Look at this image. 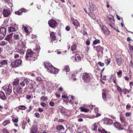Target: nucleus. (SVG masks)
Returning <instances> with one entry per match:
<instances>
[{"label":"nucleus","mask_w":133,"mask_h":133,"mask_svg":"<svg viewBox=\"0 0 133 133\" xmlns=\"http://www.w3.org/2000/svg\"><path fill=\"white\" fill-rule=\"evenodd\" d=\"M29 57L31 58L30 59L31 61H35L37 58V57L35 56V54L31 50L28 49L26 51L25 58L26 60H28Z\"/></svg>","instance_id":"f257e3e1"},{"label":"nucleus","mask_w":133,"mask_h":133,"mask_svg":"<svg viewBox=\"0 0 133 133\" xmlns=\"http://www.w3.org/2000/svg\"><path fill=\"white\" fill-rule=\"evenodd\" d=\"M92 77V75L91 74L85 73L82 75V79L84 83H89L90 82Z\"/></svg>","instance_id":"f03ea898"},{"label":"nucleus","mask_w":133,"mask_h":133,"mask_svg":"<svg viewBox=\"0 0 133 133\" xmlns=\"http://www.w3.org/2000/svg\"><path fill=\"white\" fill-rule=\"evenodd\" d=\"M22 60L21 59H17L13 60L11 64V66L12 68H16L21 65Z\"/></svg>","instance_id":"7ed1b4c3"},{"label":"nucleus","mask_w":133,"mask_h":133,"mask_svg":"<svg viewBox=\"0 0 133 133\" xmlns=\"http://www.w3.org/2000/svg\"><path fill=\"white\" fill-rule=\"evenodd\" d=\"M44 65L45 67L49 71L54 74L55 68L50 64L46 62L44 63Z\"/></svg>","instance_id":"20e7f679"},{"label":"nucleus","mask_w":133,"mask_h":133,"mask_svg":"<svg viewBox=\"0 0 133 133\" xmlns=\"http://www.w3.org/2000/svg\"><path fill=\"white\" fill-rule=\"evenodd\" d=\"M2 88L5 93L8 95H9L12 91V87L10 84H9L8 85H5Z\"/></svg>","instance_id":"39448f33"},{"label":"nucleus","mask_w":133,"mask_h":133,"mask_svg":"<svg viewBox=\"0 0 133 133\" xmlns=\"http://www.w3.org/2000/svg\"><path fill=\"white\" fill-rule=\"evenodd\" d=\"M30 80L29 79L26 78L24 79L21 78V79L20 82H19V84L22 87H24L25 86V84L27 85L29 83Z\"/></svg>","instance_id":"423d86ee"},{"label":"nucleus","mask_w":133,"mask_h":133,"mask_svg":"<svg viewBox=\"0 0 133 133\" xmlns=\"http://www.w3.org/2000/svg\"><path fill=\"white\" fill-rule=\"evenodd\" d=\"M13 90L14 93L17 95L20 94L22 93V88L21 86H17L16 87H13Z\"/></svg>","instance_id":"0eeeda50"},{"label":"nucleus","mask_w":133,"mask_h":133,"mask_svg":"<svg viewBox=\"0 0 133 133\" xmlns=\"http://www.w3.org/2000/svg\"><path fill=\"white\" fill-rule=\"evenodd\" d=\"M6 29L5 27L0 28V39L3 38L6 35Z\"/></svg>","instance_id":"6e6552de"},{"label":"nucleus","mask_w":133,"mask_h":133,"mask_svg":"<svg viewBox=\"0 0 133 133\" xmlns=\"http://www.w3.org/2000/svg\"><path fill=\"white\" fill-rule=\"evenodd\" d=\"M84 9L86 13L88 14L91 18L94 19H96V16L95 14L93 12H91V11L89 9H88V10L84 8Z\"/></svg>","instance_id":"1a4fd4ad"},{"label":"nucleus","mask_w":133,"mask_h":133,"mask_svg":"<svg viewBox=\"0 0 133 133\" xmlns=\"http://www.w3.org/2000/svg\"><path fill=\"white\" fill-rule=\"evenodd\" d=\"M18 29V26L15 23L14 24L13 26L8 27V31L9 33H10L15 32Z\"/></svg>","instance_id":"9d476101"},{"label":"nucleus","mask_w":133,"mask_h":133,"mask_svg":"<svg viewBox=\"0 0 133 133\" xmlns=\"http://www.w3.org/2000/svg\"><path fill=\"white\" fill-rule=\"evenodd\" d=\"M48 23L50 27L52 28H55L57 24L56 21L53 19H51L49 20Z\"/></svg>","instance_id":"9b49d317"},{"label":"nucleus","mask_w":133,"mask_h":133,"mask_svg":"<svg viewBox=\"0 0 133 133\" xmlns=\"http://www.w3.org/2000/svg\"><path fill=\"white\" fill-rule=\"evenodd\" d=\"M116 63L118 66H120L122 63V58L121 56L118 54H116L115 55Z\"/></svg>","instance_id":"f8f14e48"},{"label":"nucleus","mask_w":133,"mask_h":133,"mask_svg":"<svg viewBox=\"0 0 133 133\" xmlns=\"http://www.w3.org/2000/svg\"><path fill=\"white\" fill-rule=\"evenodd\" d=\"M18 47L21 48L22 49L25 51V48H26V43L24 41L21 40L18 43Z\"/></svg>","instance_id":"ddd939ff"},{"label":"nucleus","mask_w":133,"mask_h":133,"mask_svg":"<svg viewBox=\"0 0 133 133\" xmlns=\"http://www.w3.org/2000/svg\"><path fill=\"white\" fill-rule=\"evenodd\" d=\"M21 35L19 32L15 33L13 36V39L15 41H18L21 38Z\"/></svg>","instance_id":"4468645a"},{"label":"nucleus","mask_w":133,"mask_h":133,"mask_svg":"<svg viewBox=\"0 0 133 133\" xmlns=\"http://www.w3.org/2000/svg\"><path fill=\"white\" fill-rule=\"evenodd\" d=\"M56 129L57 132L59 133H62L64 131V128L63 125H57L56 126Z\"/></svg>","instance_id":"2eb2a0df"},{"label":"nucleus","mask_w":133,"mask_h":133,"mask_svg":"<svg viewBox=\"0 0 133 133\" xmlns=\"http://www.w3.org/2000/svg\"><path fill=\"white\" fill-rule=\"evenodd\" d=\"M114 125L115 127L119 130H123L124 129L123 127L121 125L120 123L118 122L114 123Z\"/></svg>","instance_id":"dca6fc26"},{"label":"nucleus","mask_w":133,"mask_h":133,"mask_svg":"<svg viewBox=\"0 0 133 133\" xmlns=\"http://www.w3.org/2000/svg\"><path fill=\"white\" fill-rule=\"evenodd\" d=\"M89 3L90 8V9H89L90 10V9L92 10L93 11H95L96 9V7L95 5L93 4L92 1L91 0H90L89 1Z\"/></svg>","instance_id":"f3484780"},{"label":"nucleus","mask_w":133,"mask_h":133,"mask_svg":"<svg viewBox=\"0 0 133 133\" xmlns=\"http://www.w3.org/2000/svg\"><path fill=\"white\" fill-rule=\"evenodd\" d=\"M3 15L4 17H6L9 16L10 14V11L8 9H4L3 11Z\"/></svg>","instance_id":"a211bd4d"},{"label":"nucleus","mask_w":133,"mask_h":133,"mask_svg":"<svg viewBox=\"0 0 133 133\" xmlns=\"http://www.w3.org/2000/svg\"><path fill=\"white\" fill-rule=\"evenodd\" d=\"M26 10L24 8H22L19 10L18 11H15V14L16 15H22V13L23 12H26Z\"/></svg>","instance_id":"6ab92c4d"},{"label":"nucleus","mask_w":133,"mask_h":133,"mask_svg":"<svg viewBox=\"0 0 133 133\" xmlns=\"http://www.w3.org/2000/svg\"><path fill=\"white\" fill-rule=\"evenodd\" d=\"M25 51L23 49H22L19 47H18V49H15V52L19 53L21 55L24 54Z\"/></svg>","instance_id":"aec40b11"},{"label":"nucleus","mask_w":133,"mask_h":133,"mask_svg":"<svg viewBox=\"0 0 133 133\" xmlns=\"http://www.w3.org/2000/svg\"><path fill=\"white\" fill-rule=\"evenodd\" d=\"M8 63L7 60H3L1 61L0 62V67H4L7 65Z\"/></svg>","instance_id":"412c9836"},{"label":"nucleus","mask_w":133,"mask_h":133,"mask_svg":"<svg viewBox=\"0 0 133 133\" xmlns=\"http://www.w3.org/2000/svg\"><path fill=\"white\" fill-rule=\"evenodd\" d=\"M19 82V79L18 78H17L14 80V81L12 83L13 87H16L17 86H18V84Z\"/></svg>","instance_id":"4be33fe9"},{"label":"nucleus","mask_w":133,"mask_h":133,"mask_svg":"<svg viewBox=\"0 0 133 133\" xmlns=\"http://www.w3.org/2000/svg\"><path fill=\"white\" fill-rule=\"evenodd\" d=\"M38 129L37 127L33 126L30 129V133H38Z\"/></svg>","instance_id":"5701e85b"},{"label":"nucleus","mask_w":133,"mask_h":133,"mask_svg":"<svg viewBox=\"0 0 133 133\" xmlns=\"http://www.w3.org/2000/svg\"><path fill=\"white\" fill-rule=\"evenodd\" d=\"M102 29L105 34L108 35L110 34V32L106 26H103Z\"/></svg>","instance_id":"b1692460"},{"label":"nucleus","mask_w":133,"mask_h":133,"mask_svg":"<svg viewBox=\"0 0 133 133\" xmlns=\"http://www.w3.org/2000/svg\"><path fill=\"white\" fill-rule=\"evenodd\" d=\"M107 92L105 89H103L102 90V95L103 99L104 101H107Z\"/></svg>","instance_id":"393cba45"},{"label":"nucleus","mask_w":133,"mask_h":133,"mask_svg":"<svg viewBox=\"0 0 133 133\" xmlns=\"http://www.w3.org/2000/svg\"><path fill=\"white\" fill-rule=\"evenodd\" d=\"M112 123V120L111 119L106 118L105 119L104 123L107 124H111Z\"/></svg>","instance_id":"a878e982"},{"label":"nucleus","mask_w":133,"mask_h":133,"mask_svg":"<svg viewBox=\"0 0 133 133\" xmlns=\"http://www.w3.org/2000/svg\"><path fill=\"white\" fill-rule=\"evenodd\" d=\"M0 98L3 100L6 99L7 98L4 93L2 91H0Z\"/></svg>","instance_id":"bb28decb"},{"label":"nucleus","mask_w":133,"mask_h":133,"mask_svg":"<svg viewBox=\"0 0 133 133\" xmlns=\"http://www.w3.org/2000/svg\"><path fill=\"white\" fill-rule=\"evenodd\" d=\"M54 32H51L50 34V37L53 41H55L56 39V36Z\"/></svg>","instance_id":"cd10ccee"},{"label":"nucleus","mask_w":133,"mask_h":133,"mask_svg":"<svg viewBox=\"0 0 133 133\" xmlns=\"http://www.w3.org/2000/svg\"><path fill=\"white\" fill-rule=\"evenodd\" d=\"M70 69L68 65H66L65 66L64 68L63 69V72H66V74H67L68 72H69L70 71Z\"/></svg>","instance_id":"c85d7f7f"},{"label":"nucleus","mask_w":133,"mask_h":133,"mask_svg":"<svg viewBox=\"0 0 133 133\" xmlns=\"http://www.w3.org/2000/svg\"><path fill=\"white\" fill-rule=\"evenodd\" d=\"M98 131L99 132L101 133H108V132L106 131L101 127H100L98 128Z\"/></svg>","instance_id":"c756f323"},{"label":"nucleus","mask_w":133,"mask_h":133,"mask_svg":"<svg viewBox=\"0 0 133 133\" xmlns=\"http://www.w3.org/2000/svg\"><path fill=\"white\" fill-rule=\"evenodd\" d=\"M98 131L99 132L101 133H108V132L106 131L101 127H100L98 128Z\"/></svg>","instance_id":"7c9ffc66"},{"label":"nucleus","mask_w":133,"mask_h":133,"mask_svg":"<svg viewBox=\"0 0 133 133\" xmlns=\"http://www.w3.org/2000/svg\"><path fill=\"white\" fill-rule=\"evenodd\" d=\"M81 59V57L79 54H76L75 55V61L76 62H79Z\"/></svg>","instance_id":"2f4dec72"},{"label":"nucleus","mask_w":133,"mask_h":133,"mask_svg":"<svg viewBox=\"0 0 133 133\" xmlns=\"http://www.w3.org/2000/svg\"><path fill=\"white\" fill-rule=\"evenodd\" d=\"M72 23L75 26H76L77 27L80 26V24L76 20H75L73 21Z\"/></svg>","instance_id":"473e14b6"},{"label":"nucleus","mask_w":133,"mask_h":133,"mask_svg":"<svg viewBox=\"0 0 133 133\" xmlns=\"http://www.w3.org/2000/svg\"><path fill=\"white\" fill-rule=\"evenodd\" d=\"M80 111L82 112H87L89 111V109H87L86 108H83L82 107H80L79 108Z\"/></svg>","instance_id":"72a5a7b5"},{"label":"nucleus","mask_w":133,"mask_h":133,"mask_svg":"<svg viewBox=\"0 0 133 133\" xmlns=\"http://www.w3.org/2000/svg\"><path fill=\"white\" fill-rule=\"evenodd\" d=\"M12 35H11L10 34L7 36L5 38V39L10 42L11 40L12 39Z\"/></svg>","instance_id":"f704fd0d"},{"label":"nucleus","mask_w":133,"mask_h":133,"mask_svg":"<svg viewBox=\"0 0 133 133\" xmlns=\"http://www.w3.org/2000/svg\"><path fill=\"white\" fill-rule=\"evenodd\" d=\"M77 45L76 44H74L71 46V50L72 51H74L76 49Z\"/></svg>","instance_id":"c9c22d12"},{"label":"nucleus","mask_w":133,"mask_h":133,"mask_svg":"<svg viewBox=\"0 0 133 133\" xmlns=\"http://www.w3.org/2000/svg\"><path fill=\"white\" fill-rule=\"evenodd\" d=\"M10 123L9 120H6L2 123V124L4 126H6L7 124H9Z\"/></svg>","instance_id":"e433bc0d"},{"label":"nucleus","mask_w":133,"mask_h":133,"mask_svg":"<svg viewBox=\"0 0 133 133\" xmlns=\"http://www.w3.org/2000/svg\"><path fill=\"white\" fill-rule=\"evenodd\" d=\"M104 62L106 65L108 66L110 62V58H107L105 60Z\"/></svg>","instance_id":"4c0bfd02"},{"label":"nucleus","mask_w":133,"mask_h":133,"mask_svg":"<svg viewBox=\"0 0 133 133\" xmlns=\"http://www.w3.org/2000/svg\"><path fill=\"white\" fill-rule=\"evenodd\" d=\"M18 107L19 109L21 110H25L26 109L25 106L23 105H20Z\"/></svg>","instance_id":"58836bf2"},{"label":"nucleus","mask_w":133,"mask_h":133,"mask_svg":"<svg viewBox=\"0 0 133 133\" xmlns=\"http://www.w3.org/2000/svg\"><path fill=\"white\" fill-rule=\"evenodd\" d=\"M40 49V47L39 45H37L36 48L34 49V50L38 51V53L39 52Z\"/></svg>","instance_id":"ea45409f"},{"label":"nucleus","mask_w":133,"mask_h":133,"mask_svg":"<svg viewBox=\"0 0 133 133\" xmlns=\"http://www.w3.org/2000/svg\"><path fill=\"white\" fill-rule=\"evenodd\" d=\"M103 50L97 51V55L98 57L99 58L103 55Z\"/></svg>","instance_id":"a19ab883"},{"label":"nucleus","mask_w":133,"mask_h":133,"mask_svg":"<svg viewBox=\"0 0 133 133\" xmlns=\"http://www.w3.org/2000/svg\"><path fill=\"white\" fill-rule=\"evenodd\" d=\"M108 18L109 19L111 23H114L115 21V20L114 19V17L113 16H109Z\"/></svg>","instance_id":"79ce46f5"},{"label":"nucleus","mask_w":133,"mask_h":133,"mask_svg":"<svg viewBox=\"0 0 133 133\" xmlns=\"http://www.w3.org/2000/svg\"><path fill=\"white\" fill-rule=\"evenodd\" d=\"M41 101H46L48 100V97H47L45 96H42L41 98Z\"/></svg>","instance_id":"37998d69"},{"label":"nucleus","mask_w":133,"mask_h":133,"mask_svg":"<svg viewBox=\"0 0 133 133\" xmlns=\"http://www.w3.org/2000/svg\"><path fill=\"white\" fill-rule=\"evenodd\" d=\"M8 42L6 41H3L0 42V46H4Z\"/></svg>","instance_id":"c03bdc74"},{"label":"nucleus","mask_w":133,"mask_h":133,"mask_svg":"<svg viewBox=\"0 0 133 133\" xmlns=\"http://www.w3.org/2000/svg\"><path fill=\"white\" fill-rule=\"evenodd\" d=\"M93 127V130L95 131H96L97 130V128L98 127V125L97 124L95 123L94 124Z\"/></svg>","instance_id":"a18cd8bd"},{"label":"nucleus","mask_w":133,"mask_h":133,"mask_svg":"<svg viewBox=\"0 0 133 133\" xmlns=\"http://www.w3.org/2000/svg\"><path fill=\"white\" fill-rule=\"evenodd\" d=\"M96 49L97 51L103 50V48L100 46H97L96 48Z\"/></svg>","instance_id":"49530a36"},{"label":"nucleus","mask_w":133,"mask_h":133,"mask_svg":"<svg viewBox=\"0 0 133 133\" xmlns=\"http://www.w3.org/2000/svg\"><path fill=\"white\" fill-rule=\"evenodd\" d=\"M100 41L99 39H96L94 40L93 42V44L94 45H96L97 44L99 43Z\"/></svg>","instance_id":"de8ad7c7"},{"label":"nucleus","mask_w":133,"mask_h":133,"mask_svg":"<svg viewBox=\"0 0 133 133\" xmlns=\"http://www.w3.org/2000/svg\"><path fill=\"white\" fill-rule=\"evenodd\" d=\"M117 91L119 92L120 94H121V92L123 90L118 85H117Z\"/></svg>","instance_id":"09e8293b"},{"label":"nucleus","mask_w":133,"mask_h":133,"mask_svg":"<svg viewBox=\"0 0 133 133\" xmlns=\"http://www.w3.org/2000/svg\"><path fill=\"white\" fill-rule=\"evenodd\" d=\"M117 75L119 77H121L122 76V72L121 70H119V71L117 72Z\"/></svg>","instance_id":"8fccbe9b"},{"label":"nucleus","mask_w":133,"mask_h":133,"mask_svg":"<svg viewBox=\"0 0 133 133\" xmlns=\"http://www.w3.org/2000/svg\"><path fill=\"white\" fill-rule=\"evenodd\" d=\"M122 91L124 92V93L125 94H127L129 93L130 91L128 89H124Z\"/></svg>","instance_id":"3c124183"},{"label":"nucleus","mask_w":133,"mask_h":133,"mask_svg":"<svg viewBox=\"0 0 133 133\" xmlns=\"http://www.w3.org/2000/svg\"><path fill=\"white\" fill-rule=\"evenodd\" d=\"M82 131L83 132H87V131L88 130L86 126L83 127L82 128Z\"/></svg>","instance_id":"603ef678"},{"label":"nucleus","mask_w":133,"mask_h":133,"mask_svg":"<svg viewBox=\"0 0 133 133\" xmlns=\"http://www.w3.org/2000/svg\"><path fill=\"white\" fill-rule=\"evenodd\" d=\"M80 116L82 118H89V116L88 115H84L82 114H80Z\"/></svg>","instance_id":"864d4df0"},{"label":"nucleus","mask_w":133,"mask_h":133,"mask_svg":"<svg viewBox=\"0 0 133 133\" xmlns=\"http://www.w3.org/2000/svg\"><path fill=\"white\" fill-rule=\"evenodd\" d=\"M98 64L101 67H103L104 65V63H102L101 62H99L98 63Z\"/></svg>","instance_id":"5fc2aeb1"},{"label":"nucleus","mask_w":133,"mask_h":133,"mask_svg":"<svg viewBox=\"0 0 133 133\" xmlns=\"http://www.w3.org/2000/svg\"><path fill=\"white\" fill-rule=\"evenodd\" d=\"M2 131L3 133H9L6 129H2Z\"/></svg>","instance_id":"6e6d98bb"},{"label":"nucleus","mask_w":133,"mask_h":133,"mask_svg":"<svg viewBox=\"0 0 133 133\" xmlns=\"http://www.w3.org/2000/svg\"><path fill=\"white\" fill-rule=\"evenodd\" d=\"M131 112H127L125 114V115L126 117H129V116H130L131 115Z\"/></svg>","instance_id":"4d7b16f0"},{"label":"nucleus","mask_w":133,"mask_h":133,"mask_svg":"<svg viewBox=\"0 0 133 133\" xmlns=\"http://www.w3.org/2000/svg\"><path fill=\"white\" fill-rule=\"evenodd\" d=\"M120 119L122 122H123L124 121V118L122 116H120Z\"/></svg>","instance_id":"13d9d810"},{"label":"nucleus","mask_w":133,"mask_h":133,"mask_svg":"<svg viewBox=\"0 0 133 133\" xmlns=\"http://www.w3.org/2000/svg\"><path fill=\"white\" fill-rule=\"evenodd\" d=\"M14 55V58L15 59L19 57V55L18 54H15Z\"/></svg>","instance_id":"bf43d9fd"},{"label":"nucleus","mask_w":133,"mask_h":133,"mask_svg":"<svg viewBox=\"0 0 133 133\" xmlns=\"http://www.w3.org/2000/svg\"><path fill=\"white\" fill-rule=\"evenodd\" d=\"M70 29V27L69 26H67L65 28L66 30L68 31H69Z\"/></svg>","instance_id":"052dcab7"},{"label":"nucleus","mask_w":133,"mask_h":133,"mask_svg":"<svg viewBox=\"0 0 133 133\" xmlns=\"http://www.w3.org/2000/svg\"><path fill=\"white\" fill-rule=\"evenodd\" d=\"M54 71L55 72H54V74H57L59 70L58 69L55 68Z\"/></svg>","instance_id":"680f3d73"},{"label":"nucleus","mask_w":133,"mask_h":133,"mask_svg":"<svg viewBox=\"0 0 133 133\" xmlns=\"http://www.w3.org/2000/svg\"><path fill=\"white\" fill-rule=\"evenodd\" d=\"M116 77H114L112 79L113 82L116 84H117L116 82Z\"/></svg>","instance_id":"e2e57ef3"},{"label":"nucleus","mask_w":133,"mask_h":133,"mask_svg":"<svg viewBox=\"0 0 133 133\" xmlns=\"http://www.w3.org/2000/svg\"><path fill=\"white\" fill-rule=\"evenodd\" d=\"M129 48L130 50L131 51H132L133 50V47L130 44L129 45Z\"/></svg>","instance_id":"0e129e2a"},{"label":"nucleus","mask_w":133,"mask_h":133,"mask_svg":"<svg viewBox=\"0 0 133 133\" xmlns=\"http://www.w3.org/2000/svg\"><path fill=\"white\" fill-rule=\"evenodd\" d=\"M35 116L37 118H38L40 117V115L38 113H36L35 114Z\"/></svg>","instance_id":"69168bd1"},{"label":"nucleus","mask_w":133,"mask_h":133,"mask_svg":"<svg viewBox=\"0 0 133 133\" xmlns=\"http://www.w3.org/2000/svg\"><path fill=\"white\" fill-rule=\"evenodd\" d=\"M36 80L37 81H40L41 80V78L40 77H36Z\"/></svg>","instance_id":"338daca9"},{"label":"nucleus","mask_w":133,"mask_h":133,"mask_svg":"<svg viewBox=\"0 0 133 133\" xmlns=\"http://www.w3.org/2000/svg\"><path fill=\"white\" fill-rule=\"evenodd\" d=\"M41 105L43 107H45L46 106V104L44 102H41Z\"/></svg>","instance_id":"774afa93"}]
</instances>
